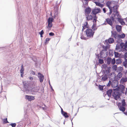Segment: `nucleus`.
I'll return each instance as SVG.
<instances>
[{"label":"nucleus","mask_w":127,"mask_h":127,"mask_svg":"<svg viewBox=\"0 0 127 127\" xmlns=\"http://www.w3.org/2000/svg\"><path fill=\"white\" fill-rule=\"evenodd\" d=\"M86 34L87 37L88 38H92L95 33L91 29H87L86 30Z\"/></svg>","instance_id":"nucleus-1"},{"label":"nucleus","mask_w":127,"mask_h":127,"mask_svg":"<svg viewBox=\"0 0 127 127\" xmlns=\"http://www.w3.org/2000/svg\"><path fill=\"white\" fill-rule=\"evenodd\" d=\"M120 93L117 90L114 91L112 94V95L114 99L117 100H119L120 99Z\"/></svg>","instance_id":"nucleus-2"},{"label":"nucleus","mask_w":127,"mask_h":127,"mask_svg":"<svg viewBox=\"0 0 127 127\" xmlns=\"http://www.w3.org/2000/svg\"><path fill=\"white\" fill-rule=\"evenodd\" d=\"M120 16L118 11L114 13L110 17V18L113 22H114L115 19H117L120 18Z\"/></svg>","instance_id":"nucleus-3"},{"label":"nucleus","mask_w":127,"mask_h":127,"mask_svg":"<svg viewBox=\"0 0 127 127\" xmlns=\"http://www.w3.org/2000/svg\"><path fill=\"white\" fill-rule=\"evenodd\" d=\"M111 1H108L106 3V5L109 9L110 12L108 14L109 15H110L112 11V7L111 6Z\"/></svg>","instance_id":"nucleus-4"},{"label":"nucleus","mask_w":127,"mask_h":127,"mask_svg":"<svg viewBox=\"0 0 127 127\" xmlns=\"http://www.w3.org/2000/svg\"><path fill=\"white\" fill-rule=\"evenodd\" d=\"M38 76L39 78L40 81L41 83L42 82L44 79V77L43 75L40 72L38 73Z\"/></svg>","instance_id":"nucleus-5"},{"label":"nucleus","mask_w":127,"mask_h":127,"mask_svg":"<svg viewBox=\"0 0 127 127\" xmlns=\"http://www.w3.org/2000/svg\"><path fill=\"white\" fill-rule=\"evenodd\" d=\"M25 98L28 101H31L34 100L35 98L34 96L32 95H26L25 96Z\"/></svg>","instance_id":"nucleus-6"},{"label":"nucleus","mask_w":127,"mask_h":127,"mask_svg":"<svg viewBox=\"0 0 127 127\" xmlns=\"http://www.w3.org/2000/svg\"><path fill=\"white\" fill-rule=\"evenodd\" d=\"M125 87L124 85H120L119 87H117L116 88V90L118 91H119L120 90L121 92L123 93L124 90H125Z\"/></svg>","instance_id":"nucleus-7"},{"label":"nucleus","mask_w":127,"mask_h":127,"mask_svg":"<svg viewBox=\"0 0 127 127\" xmlns=\"http://www.w3.org/2000/svg\"><path fill=\"white\" fill-rule=\"evenodd\" d=\"M118 105L120 110L123 112H124L125 110V108L124 106L121 105V103H118Z\"/></svg>","instance_id":"nucleus-8"},{"label":"nucleus","mask_w":127,"mask_h":127,"mask_svg":"<svg viewBox=\"0 0 127 127\" xmlns=\"http://www.w3.org/2000/svg\"><path fill=\"white\" fill-rule=\"evenodd\" d=\"M101 10L100 8H95L93 9L92 10V13L96 15V14L100 12Z\"/></svg>","instance_id":"nucleus-9"},{"label":"nucleus","mask_w":127,"mask_h":127,"mask_svg":"<svg viewBox=\"0 0 127 127\" xmlns=\"http://www.w3.org/2000/svg\"><path fill=\"white\" fill-rule=\"evenodd\" d=\"M111 84L112 87L115 88L118 86V82L117 81H114L112 82Z\"/></svg>","instance_id":"nucleus-10"},{"label":"nucleus","mask_w":127,"mask_h":127,"mask_svg":"<svg viewBox=\"0 0 127 127\" xmlns=\"http://www.w3.org/2000/svg\"><path fill=\"white\" fill-rule=\"evenodd\" d=\"M119 34H117V33L116 31L111 32V36L112 37H114L115 38H118Z\"/></svg>","instance_id":"nucleus-11"},{"label":"nucleus","mask_w":127,"mask_h":127,"mask_svg":"<svg viewBox=\"0 0 127 127\" xmlns=\"http://www.w3.org/2000/svg\"><path fill=\"white\" fill-rule=\"evenodd\" d=\"M112 92V89L109 90L107 91L106 94H105V96L109 97H111Z\"/></svg>","instance_id":"nucleus-12"},{"label":"nucleus","mask_w":127,"mask_h":127,"mask_svg":"<svg viewBox=\"0 0 127 127\" xmlns=\"http://www.w3.org/2000/svg\"><path fill=\"white\" fill-rule=\"evenodd\" d=\"M111 19L110 18L109 19V18H107L106 19V22L109 25L111 26H112L113 25V23L112 21H113L111 20Z\"/></svg>","instance_id":"nucleus-13"},{"label":"nucleus","mask_w":127,"mask_h":127,"mask_svg":"<svg viewBox=\"0 0 127 127\" xmlns=\"http://www.w3.org/2000/svg\"><path fill=\"white\" fill-rule=\"evenodd\" d=\"M122 28V26L120 25H117L116 26V30L118 32H120L121 31Z\"/></svg>","instance_id":"nucleus-14"},{"label":"nucleus","mask_w":127,"mask_h":127,"mask_svg":"<svg viewBox=\"0 0 127 127\" xmlns=\"http://www.w3.org/2000/svg\"><path fill=\"white\" fill-rule=\"evenodd\" d=\"M108 78V76L107 75L105 74L103 75L102 76L101 79L103 81H105Z\"/></svg>","instance_id":"nucleus-15"},{"label":"nucleus","mask_w":127,"mask_h":127,"mask_svg":"<svg viewBox=\"0 0 127 127\" xmlns=\"http://www.w3.org/2000/svg\"><path fill=\"white\" fill-rule=\"evenodd\" d=\"M119 6L118 5H116L112 7V8L113 9V11L114 13L118 11L117 10Z\"/></svg>","instance_id":"nucleus-16"},{"label":"nucleus","mask_w":127,"mask_h":127,"mask_svg":"<svg viewBox=\"0 0 127 127\" xmlns=\"http://www.w3.org/2000/svg\"><path fill=\"white\" fill-rule=\"evenodd\" d=\"M91 11V9L89 7L87 8L85 10V12L87 14L90 13Z\"/></svg>","instance_id":"nucleus-17"},{"label":"nucleus","mask_w":127,"mask_h":127,"mask_svg":"<svg viewBox=\"0 0 127 127\" xmlns=\"http://www.w3.org/2000/svg\"><path fill=\"white\" fill-rule=\"evenodd\" d=\"M24 87L26 91L29 90L28 88L29 87V84L27 83H24L23 82Z\"/></svg>","instance_id":"nucleus-18"},{"label":"nucleus","mask_w":127,"mask_h":127,"mask_svg":"<svg viewBox=\"0 0 127 127\" xmlns=\"http://www.w3.org/2000/svg\"><path fill=\"white\" fill-rule=\"evenodd\" d=\"M117 19L118 21L122 25H124L125 24V23L123 21V19L120 18H119L118 19Z\"/></svg>","instance_id":"nucleus-19"},{"label":"nucleus","mask_w":127,"mask_h":127,"mask_svg":"<svg viewBox=\"0 0 127 127\" xmlns=\"http://www.w3.org/2000/svg\"><path fill=\"white\" fill-rule=\"evenodd\" d=\"M114 54L115 55V57L116 58H120L121 57V55L118 52H114Z\"/></svg>","instance_id":"nucleus-20"},{"label":"nucleus","mask_w":127,"mask_h":127,"mask_svg":"<svg viewBox=\"0 0 127 127\" xmlns=\"http://www.w3.org/2000/svg\"><path fill=\"white\" fill-rule=\"evenodd\" d=\"M106 63L108 64H109L111 63V58L108 57L106 60Z\"/></svg>","instance_id":"nucleus-21"},{"label":"nucleus","mask_w":127,"mask_h":127,"mask_svg":"<svg viewBox=\"0 0 127 127\" xmlns=\"http://www.w3.org/2000/svg\"><path fill=\"white\" fill-rule=\"evenodd\" d=\"M39 89L40 87L39 86L35 87H34L33 89V90H32V91L34 92H36L39 90Z\"/></svg>","instance_id":"nucleus-22"},{"label":"nucleus","mask_w":127,"mask_h":127,"mask_svg":"<svg viewBox=\"0 0 127 127\" xmlns=\"http://www.w3.org/2000/svg\"><path fill=\"white\" fill-rule=\"evenodd\" d=\"M122 62V60L120 58H118L116 60V64H119Z\"/></svg>","instance_id":"nucleus-23"},{"label":"nucleus","mask_w":127,"mask_h":127,"mask_svg":"<svg viewBox=\"0 0 127 127\" xmlns=\"http://www.w3.org/2000/svg\"><path fill=\"white\" fill-rule=\"evenodd\" d=\"M92 28L93 30V31L94 32L97 29V28L96 27V24L94 23Z\"/></svg>","instance_id":"nucleus-24"},{"label":"nucleus","mask_w":127,"mask_h":127,"mask_svg":"<svg viewBox=\"0 0 127 127\" xmlns=\"http://www.w3.org/2000/svg\"><path fill=\"white\" fill-rule=\"evenodd\" d=\"M125 34L123 33L121 34H119L118 35V38H123L125 37Z\"/></svg>","instance_id":"nucleus-25"},{"label":"nucleus","mask_w":127,"mask_h":127,"mask_svg":"<svg viewBox=\"0 0 127 127\" xmlns=\"http://www.w3.org/2000/svg\"><path fill=\"white\" fill-rule=\"evenodd\" d=\"M95 3L96 5L100 7H102L104 5L103 4H101L100 2L95 1Z\"/></svg>","instance_id":"nucleus-26"},{"label":"nucleus","mask_w":127,"mask_h":127,"mask_svg":"<svg viewBox=\"0 0 127 127\" xmlns=\"http://www.w3.org/2000/svg\"><path fill=\"white\" fill-rule=\"evenodd\" d=\"M87 19L88 20H92L93 19V17L92 16L90 15H88L86 17Z\"/></svg>","instance_id":"nucleus-27"},{"label":"nucleus","mask_w":127,"mask_h":127,"mask_svg":"<svg viewBox=\"0 0 127 127\" xmlns=\"http://www.w3.org/2000/svg\"><path fill=\"white\" fill-rule=\"evenodd\" d=\"M108 41L109 43H112L114 42V40L112 38H110L108 40Z\"/></svg>","instance_id":"nucleus-28"},{"label":"nucleus","mask_w":127,"mask_h":127,"mask_svg":"<svg viewBox=\"0 0 127 127\" xmlns=\"http://www.w3.org/2000/svg\"><path fill=\"white\" fill-rule=\"evenodd\" d=\"M97 17L96 16V15H95L93 17V22H94V23L96 24V19H97Z\"/></svg>","instance_id":"nucleus-29"},{"label":"nucleus","mask_w":127,"mask_h":127,"mask_svg":"<svg viewBox=\"0 0 127 127\" xmlns=\"http://www.w3.org/2000/svg\"><path fill=\"white\" fill-rule=\"evenodd\" d=\"M54 21V19L51 17H49L48 19V23H52Z\"/></svg>","instance_id":"nucleus-30"},{"label":"nucleus","mask_w":127,"mask_h":127,"mask_svg":"<svg viewBox=\"0 0 127 127\" xmlns=\"http://www.w3.org/2000/svg\"><path fill=\"white\" fill-rule=\"evenodd\" d=\"M121 81L123 83L126 82L127 81V78H122L121 79Z\"/></svg>","instance_id":"nucleus-31"},{"label":"nucleus","mask_w":127,"mask_h":127,"mask_svg":"<svg viewBox=\"0 0 127 127\" xmlns=\"http://www.w3.org/2000/svg\"><path fill=\"white\" fill-rule=\"evenodd\" d=\"M105 50H103L101 51L100 53V56L101 57H104L105 55V53L104 52V51H105Z\"/></svg>","instance_id":"nucleus-32"},{"label":"nucleus","mask_w":127,"mask_h":127,"mask_svg":"<svg viewBox=\"0 0 127 127\" xmlns=\"http://www.w3.org/2000/svg\"><path fill=\"white\" fill-rule=\"evenodd\" d=\"M122 103H121V105L123 106H126V104L125 100L123 99L122 101Z\"/></svg>","instance_id":"nucleus-33"},{"label":"nucleus","mask_w":127,"mask_h":127,"mask_svg":"<svg viewBox=\"0 0 127 127\" xmlns=\"http://www.w3.org/2000/svg\"><path fill=\"white\" fill-rule=\"evenodd\" d=\"M24 67L23 64H22L21 65V69L20 71V73L24 72Z\"/></svg>","instance_id":"nucleus-34"},{"label":"nucleus","mask_w":127,"mask_h":127,"mask_svg":"<svg viewBox=\"0 0 127 127\" xmlns=\"http://www.w3.org/2000/svg\"><path fill=\"white\" fill-rule=\"evenodd\" d=\"M65 118H67L68 117V116L67 115L66 112H64L63 114H62Z\"/></svg>","instance_id":"nucleus-35"},{"label":"nucleus","mask_w":127,"mask_h":127,"mask_svg":"<svg viewBox=\"0 0 127 127\" xmlns=\"http://www.w3.org/2000/svg\"><path fill=\"white\" fill-rule=\"evenodd\" d=\"M111 63L112 64H114L116 63V60L115 58H114L112 60L111 59Z\"/></svg>","instance_id":"nucleus-36"},{"label":"nucleus","mask_w":127,"mask_h":127,"mask_svg":"<svg viewBox=\"0 0 127 127\" xmlns=\"http://www.w3.org/2000/svg\"><path fill=\"white\" fill-rule=\"evenodd\" d=\"M123 64L125 66V67H127V59H125V61L123 63Z\"/></svg>","instance_id":"nucleus-37"},{"label":"nucleus","mask_w":127,"mask_h":127,"mask_svg":"<svg viewBox=\"0 0 127 127\" xmlns=\"http://www.w3.org/2000/svg\"><path fill=\"white\" fill-rule=\"evenodd\" d=\"M28 120V116L27 114H26L25 115L23 119V121H26Z\"/></svg>","instance_id":"nucleus-38"},{"label":"nucleus","mask_w":127,"mask_h":127,"mask_svg":"<svg viewBox=\"0 0 127 127\" xmlns=\"http://www.w3.org/2000/svg\"><path fill=\"white\" fill-rule=\"evenodd\" d=\"M123 44L124 45H125L124 47V49L125 50L127 51V41H126V42L125 44Z\"/></svg>","instance_id":"nucleus-39"},{"label":"nucleus","mask_w":127,"mask_h":127,"mask_svg":"<svg viewBox=\"0 0 127 127\" xmlns=\"http://www.w3.org/2000/svg\"><path fill=\"white\" fill-rule=\"evenodd\" d=\"M99 63L100 64H102L104 63V61L103 59H99L98 60Z\"/></svg>","instance_id":"nucleus-40"},{"label":"nucleus","mask_w":127,"mask_h":127,"mask_svg":"<svg viewBox=\"0 0 127 127\" xmlns=\"http://www.w3.org/2000/svg\"><path fill=\"white\" fill-rule=\"evenodd\" d=\"M104 86H101L100 85H99L98 87L99 89L100 90H103V88Z\"/></svg>","instance_id":"nucleus-41"},{"label":"nucleus","mask_w":127,"mask_h":127,"mask_svg":"<svg viewBox=\"0 0 127 127\" xmlns=\"http://www.w3.org/2000/svg\"><path fill=\"white\" fill-rule=\"evenodd\" d=\"M52 23H48V27L49 28H51L52 26Z\"/></svg>","instance_id":"nucleus-42"},{"label":"nucleus","mask_w":127,"mask_h":127,"mask_svg":"<svg viewBox=\"0 0 127 127\" xmlns=\"http://www.w3.org/2000/svg\"><path fill=\"white\" fill-rule=\"evenodd\" d=\"M114 76V73H111L109 75V78H110V77H113Z\"/></svg>","instance_id":"nucleus-43"},{"label":"nucleus","mask_w":127,"mask_h":127,"mask_svg":"<svg viewBox=\"0 0 127 127\" xmlns=\"http://www.w3.org/2000/svg\"><path fill=\"white\" fill-rule=\"evenodd\" d=\"M103 96L106 99H107L108 100H109L110 99V97H108V96H105V94H104Z\"/></svg>","instance_id":"nucleus-44"},{"label":"nucleus","mask_w":127,"mask_h":127,"mask_svg":"<svg viewBox=\"0 0 127 127\" xmlns=\"http://www.w3.org/2000/svg\"><path fill=\"white\" fill-rule=\"evenodd\" d=\"M10 125L12 127H15L16 125V124L15 123H11L10 124Z\"/></svg>","instance_id":"nucleus-45"},{"label":"nucleus","mask_w":127,"mask_h":127,"mask_svg":"<svg viewBox=\"0 0 127 127\" xmlns=\"http://www.w3.org/2000/svg\"><path fill=\"white\" fill-rule=\"evenodd\" d=\"M3 122L5 123H8V122L7 121V118H6L3 120Z\"/></svg>","instance_id":"nucleus-46"},{"label":"nucleus","mask_w":127,"mask_h":127,"mask_svg":"<svg viewBox=\"0 0 127 127\" xmlns=\"http://www.w3.org/2000/svg\"><path fill=\"white\" fill-rule=\"evenodd\" d=\"M117 67V66L116 65H114L113 66V69L116 70Z\"/></svg>","instance_id":"nucleus-47"},{"label":"nucleus","mask_w":127,"mask_h":127,"mask_svg":"<svg viewBox=\"0 0 127 127\" xmlns=\"http://www.w3.org/2000/svg\"><path fill=\"white\" fill-rule=\"evenodd\" d=\"M81 38L82 39L86 40L87 39V38L84 37L83 36H81Z\"/></svg>","instance_id":"nucleus-48"},{"label":"nucleus","mask_w":127,"mask_h":127,"mask_svg":"<svg viewBox=\"0 0 127 127\" xmlns=\"http://www.w3.org/2000/svg\"><path fill=\"white\" fill-rule=\"evenodd\" d=\"M111 84V82L110 80H109L108 84L107 85V86L108 87L110 86Z\"/></svg>","instance_id":"nucleus-49"},{"label":"nucleus","mask_w":127,"mask_h":127,"mask_svg":"<svg viewBox=\"0 0 127 127\" xmlns=\"http://www.w3.org/2000/svg\"><path fill=\"white\" fill-rule=\"evenodd\" d=\"M127 58V52L125 53L124 54V58L125 59H126V58Z\"/></svg>","instance_id":"nucleus-50"},{"label":"nucleus","mask_w":127,"mask_h":127,"mask_svg":"<svg viewBox=\"0 0 127 127\" xmlns=\"http://www.w3.org/2000/svg\"><path fill=\"white\" fill-rule=\"evenodd\" d=\"M44 33V32L43 30H42L39 33V34H43Z\"/></svg>","instance_id":"nucleus-51"},{"label":"nucleus","mask_w":127,"mask_h":127,"mask_svg":"<svg viewBox=\"0 0 127 127\" xmlns=\"http://www.w3.org/2000/svg\"><path fill=\"white\" fill-rule=\"evenodd\" d=\"M124 44V43H122L121 44V47L122 48H124V47L125 46V45H124L123 44Z\"/></svg>","instance_id":"nucleus-52"},{"label":"nucleus","mask_w":127,"mask_h":127,"mask_svg":"<svg viewBox=\"0 0 127 127\" xmlns=\"http://www.w3.org/2000/svg\"><path fill=\"white\" fill-rule=\"evenodd\" d=\"M49 85H50V87L51 89L53 91H54V90H53V89L52 87V86L51 85L50 83L49 80Z\"/></svg>","instance_id":"nucleus-53"},{"label":"nucleus","mask_w":127,"mask_h":127,"mask_svg":"<svg viewBox=\"0 0 127 127\" xmlns=\"http://www.w3.org/2000/svg\"><path fill=\"white\" fill-rule=\"evenodd\" d=\"M86 24H84L83 26V27H84L85 28H87V25L88 24V23L87 22H86Z\"/></svg>","instance_id":"nucleus-54"},{"label":"nucleus","mask_w":127,"mask_h":127,"mask_svg":"<svg viewBox=\"0 0 127 127\" xmlns=\"http://www.w3.org/2000/svg\"><path fill=\"white\" fill-rule=\"evenodd\" d=\"M49 35L50 36H53L54 35V34L53 33L51 32L49 33Z\"/></svg>","instance_id":"nucleus-55"},{"label":"nucleus","mask_w":127,"mask_h":127,"mask_svg":"<svg viewBox=\"0 0 127 127\" xmlns=\"http://www.w3.org/2000/svg\"><path fill=\"white\" fill-rule=\"evenodd\" d=\"M50 39L49 38H47L46 39V40L45 41V42H47V41H49L50 40Z\"/></svg>","instance_id":"nucleus-56"},{"label":"nucleus","mask_w":127,"mask_h":127,"mask_svg":"<svg viewBox=\"0 0 127 127\" xmlns=\"http://www.w3.org/2000/svg\"><path fill=\"white\" fill-rule=\"evenodd\" d=\"M103 10L104 13H105L106 12V8H103Z\"/></svg>","instance_id":"nucleus-57"},{"label":"nucleus","mask_w":127,"mask_h":127,"mask_svg":"<svg viewBox=\"0 0 127 127\" xmlns=\"http://www.w3.org/2000/svg\"><path fill=\"white\" fill-rule=\"evenodd\" d=\"M29 79L31 80H32L33 79V78H32V77H29Z\"/></svg>","instance_id":"nucleus-58"},{"label":"nucleus","mask_w":127,"mask_h":127,"mask_svg":"<svg viewBox=\"0 0 127 127\" xmlns=\"http://www.w3.org/2000/svg\"><path fill=\"white\" fill-rule=\"evenodd\" d=\"M32 73L33 75H35V72H34L33 71H32Z\"/></svg>","instance_id":"nucleus-59"},{"label":"nucleus","mask_w":127,"mask_h":127,"mask_svg":"<svg viewBox=\"0 0 127 127\" xmlns=\"http://www.w3.org/2000/svg\"><path fill=\"white\" fill-rule=\"evenodd\" d=\"M21 77H23V75L24 74V72H22V73H21Z\"/></svg>","instance_id":"nucleus-60"},{"label":"nucleus","mask_w":127,"mask_h":127,"mask_svg":"<svg viewBox=\"0 0 127 127\" xmlns=\"http://www.w3.org/2000/svg\"><path fill=\"white\" fill-rule=\"evenodd\" d=\"M64 111L63 110V109L62 108H61V114H63V113H64Z\"/></svg>","instance_id":"nucleus-61"},{"label":"nucleus","mask_w":127,"mask_h":127,"mask_svg":"<svg viewBox=\"0 0 127 127\" xmlns=\"http://www.w3.org/2000/svg\"><path fill=\"white\" fill-rule=\"evenodd\" d=\"M85 29V28H84V27H83V28H82V32Z\"/></svg>","instance_id":"nucleus-62"},{"label":"nucleus","mask_w":127,"mask_h":127,"mask_svg":"<svg viewBox=\"0 0 127 127\" xmlns=\"http://www.w3.org/2000/svg\"><path fill=\"white\" fill-rule=\"evenodd\" d=\"M127 93V88L126 89V92H125V94Z\"/></svg>","instance_id":"nucleus-63"},{"label":"nucleus","mask_w":127,"mask_h":127,"mask_svg":"<svg viewBox=\"0 0 127 127\" xmlns=\"http://www.w3.org/2000/svg\"><path fill=\"white\" fill-rule=\"evenodd\" d=\"M42 35H43V34H40V37H43Z\"/></svg>","instance_id":"nucleus-64"}]
</instances>
